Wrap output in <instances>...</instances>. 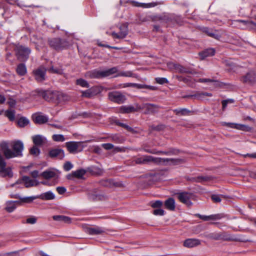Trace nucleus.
Returning a JSON list of instances; mask_svg holds the SVG:
<instances>
[{"instance_id": "f257e3e1", "label": "nucleus", "mask_w": 256, "mask_h": 256, "mask_svg": "<svg viewBox=\"0 0 256 256\" xmlns=\"http://www.w3.org/2000/svg\"><path fill=\"white\" fill-rule=\"evenodd\" d=\"M10 145L13 150L10 148L8 144L6 142H3L0 144V148L6 158L10 159L22 156L24 144L22 141L19 140L12 141Z\"/></svg>"}, {"instance_id": "f03ea898", "label": "nucleus", "mask_w": 256, "mask_h": 256, "mask_svg": "<svg viewBox=\"0 0 256 256\" xmlns=\"http://www.w3.org/2000/svg\"><path fill=\"white\" fill-rule=\"evenodd\" d=\"M134 161L138 164H145L152 162L162 165H175L184 162V160L182 159L164 158H154L150 156H143L136 158Z\"/></svg>"}, {"instance_id": "7ed1b4c3", "label": "nucleus", "mask_w": 256, "mask_h": 256, "mask_svg": "<svg viewBox=\"0 0 256 256\" xmlns=\"http://www.w3.org/2000/svg\"><path fill=\"white\" fill-rule=\"evenodd\" d=\"M178 198L180 201L187 206H191L192 204V201L195 200V196L192 193L180 192L178 194Z\"/></svg>"}, {"instance_id": "20e7f679", "label": "nucleus", "mask_w": 256, "mask_h": 256, "mask_svg": "<svg viewBox=\"0 0 256 256\" xmlns=\"http://www.w3.org/2000/svg\"><path fill=\"white\" fill-rule=\"evenodd\" d=\"M30 52V50L22 46H18L16 48V53L18 58L21 60H26Z\"/></svg>"}, {"instance_id": "39448f33", "label": "nucleus", "mask_w": 256, "mask_h": 256, "mask_svg": "<svg viewBox=\"0 0 256 256\" xmlns=\"http://www.w3.org/2000/svg\"><path fill=\"white\" fill-rule=\"evenodd\" d=\"M59 92L42 91L40 94L46 100L57 103Z\"/></svg>"}, {"instance_id": "423d86ee", "label": "nucleus", "mask_w": 256, "mask_h": 256, "mask_svg": "<svg viewBox=\"0 0 256 256\" xmlns=\"http://www.w3.org/2000/svg\"><path fill=\"white\" fill-rule=\"evenodd\" d=\"M13 175L12 168L6 167V162L0 164V176L2 178H12Z\"/></svg>"}, {"instance_id": "0eeeda50", "label": "nucleus", "mask_w": 256, "mask_h": 256, "mask_svg": "<svg viewBox=\"0 0 256 256\" xmlns=\"http://www.w3.org/2000/svg\"><path fill=\"white\" fill-rule=\"evenodd\" d=\"M109 99L114 102L122 103L126 100L125 96L118 92H112L108 94Z\"/></svg>"}, {"instance_id": "6e6552de", "label": "nucleus", "mask_w": 256, "mask_h": 256, "mask_svg": "<svg viewBox=\"0 0 256 256\" xmlns=\"http://www.w3.org/2000/svg\"><path fill=\"white\" fill-rule=\"evenodd\" d=\"M60 174L58 170L54 168H49L41 174V176L45 179L58 178Z\"/></svg>"}, {"instance_id": "1a4fd4ad", "label": "nucleus", "mask_w": 256, "mask_h": 256, "mask_svg": "<svg viewBox=\"0 0 256 256\" xmlns=\"http://www.w3.org/2000/svg\"><path fill=\"white\" fill-rule=\"evenodd\" d=\"M120 32L118 34L115 32H112L110 34L114 38H124L128 34V28L126 25H122L120 28Z\"/></svg>"}, {"instance_id": "9d476101", "label": "nucleus", "mask_w": 256, "mask_h": 256, "mask_svg": "<svg viewBox=\"0 0 256 256\" xmlns=\"http://www.w3.org/2000/svg\"><path fill=\"white\" fill-rule=\"evenodd\" d=\"M242 81L248 84L254 83L256 81V74L252 71L250 72L242 78Z\"/></svg>"}, {"instance_id": "9b49d317", "label": "nucleus", "mask_w": 256, "mask_h": 256, "mask_svg": "<svg viewBox=\"0 0 256 256\" xmlns=\"http://www.w3.org/2000/svg\"><path fill=\"white\" fill-rule=\"evenodd\" d=\"M200 244V241L198 239L196 238H188L183 243L184 247L188 248H192Z\"/></svg>"}, {"instance_id": "f8f14e48", "label": "nucleus", "mask_w": 256, "mask_h": 256, "mask_svg": "<svg viewBox=\"0 0 256 256\" xmlns=\"http://www.w3.org/2000/svg\"><path fill=\"white\" fill-rule=\"evenodd\" d=\"M223 126H226L228 127L232 128H236L239 130H250V128L244 124H235V123H228L224 122L222 123Z\"/></svg>"}, {"instance_id": "ddd939ff", "label": "nucleus", "mask_w": 256, "mask_h": 256, "mask_svg": "<svg viewBox=\"0 0 256 256\" xmlns=\"http://www.w3.org/2000/svg\"><path fill=\"white\" fill-rule=\"evenodd\" d=\"M46 70L44 68H40L34 71L36 79L39 82H42L45 79Z\"/></svg>"}, {"instance_id": "4468645a", "label": "nucleus", "mask_w": 256, "mask_h": 256, "mask_svg": "<svg viewBox=\"0 0 256 256\" xmlns=\"http://www.w3.org/2000/svg\"><path fill=\"white\" fill-rule=\"evenodd\" d=\"M32 140L36 146H41L46 142V138L42 135H35L32 137Z\"/></svg>"}, {"instance_id": "2eb2a0df", "label": "nucleus", "mask_w": 256, "mask_h": 256, "mask_svg": "<svg viewBox=\"0 0 256 256\" xmlns=\"http://www.w3.org/2000/svg\"><path fill=\"white\" fill-rule=\"evenodd\" d=\"M117 71V68L116 67H114L108 70L100 72V73L98 74L96 76L97 78H100L110 76L116 73Z\"/></svg>"}, {"instance_id": "dca6fc26", "label": "nucleus", "mask_w": 256, "mask_h": 256, "mask_svg": "<svg viewBox=\"0 0 256 256\" xmlns=\"http://www.w3.org/2000/svg\"><path fill=\"white\" fill-rule=\"evenodd\" d=\"M50 156L52 158L62 159L64 156V150L61 149H54L50 151Z\"/></svg>"}, {"instance_id": "f3484780", "label": "nucleus", "mask_w": 256, "mask_h": 256, "mask_svg": "<svg viewBox=\"0 0 256 256\" xmlns=\"http://www.w3.org/2000/svg\"><path fill=\"white\" fill-rule=\"evenodd\" d=\"M22 180L24 183V185L26 188L36 186L39 184V182L36 180H32L28 176H24Z\"/></svg>"}, {"instance_id": "a211bd4d", "label": "nucleus", "mask_w": 256, "mask_h": 256, "mask_svg": "<svg viewBox=\"0 0 256 256\" xmlns=\"http://www.w3.org/2000/svg\"><path fill=\"white\" fill-rule=\"evenodd\" d=\"M33 120L35 123L42 124L48 122V118L46 116L36 114L33 116Z\"/></svg>"}, {"instance_id": "6ab92c4d", "label": "nucleus", "mask_w": 256, "mask_h": 256, "mask_svg": "<svg viewBox=\"0 0 256 256\" xmlns=\"http://www.w3.org/2000/svg\"><path fill=\"white\" fill-rule=\"evenodd\" d=\"M18 204H20L18 201H8L6 204L5 209L8 212H12L16 208Z\"/></svg>"}, {"instance_id": "aec40b11", "label": "nucleus", "mask_w": 256, "mask_h": 256, "mask_svg": "<svg viewBox=\"0 0 256 256\" xmlns=\"http://www.w3.org/2000/svg\"><path fill=\"white\" fill-rule=\"evenodd\" d=\"M39 198L43 200H52L55 198V194L51 191L42 194Z\"/></svg>"}, {"instance_id": "412c9836", "label": "nucleus", "mask_w": 256, "mask_h": 256, "mask_svg": "<svg viewBox=\"0 0 256 256\" xmlns=\"http://www.w3.org/2000/svg\"><path fill=\"white\" fill-rule=\"evenodd\" d=\"M52 218L54 220L64 223L70 224L71 222V218L64 216H54Z\"/></svg>"}, {"instance_id": "4be33fe9", "label": "nucleus", "mask_w": 256, "mask_h": 256, "mask_svg": "<svg viewBox=\"0 0 256 256\" xmlns=\"http://www.w3.org/2000/svg\"><path fill=\"white\" fill-rule=\"evenodd\" d=\"M164 206L166 208L170 210H174L175 209L176 204L175 201L172 198H169L166 200Z\"/></svg>"}, {"instance_id": "5701e85b", "label": "nucleus", "mask_w": 256, "mask_h": 256, "mask_svg": "<svg viewBox=\"0 0 256 256\" xmlns=\"http://www.w3.org/2000/svg\"><path fill=\"white\" fill-rule=\"evenodd\" d=\"M70 100V97L62 92H59L57 103L64 104Z\"/></svg>"}, {"instance_id": "b1692460", "label": "nucleus", "mask_w": 256, "mask_h": 256, "mask_svg": "<svg viewBox=\"0 0 256 256\" xmlns=\"http://www.w3.org/2000/svg\"><path fill=\"white\" fill-rule=\"evenodd\" d=\"M68 150L70 152H74L76 151L78 148V144L76 142H70L66 144Z\"/></svg>"}, {"instance_id": "393cba45", "label": "nucleus", "mask_w": 256, "mask_h": 256, "mask_svg": "<svg viewBox=\"0 0 256 256\" xmlns=\"http://www.w3.org/2000/svg\"><path fill=\"white\" fill-rule=\"evenodd\" d=\"M88 232L90 234H99L104 232V230L100 227H92L88 230Z\"/></svg>"}, {"instance_id": "a878e982", "label": "nucleus", "mask_w": 256, "mask_h": 256, "mask_svg": "<svg viewBox=\"0 0 256 256\" xmlns=\"http://www.w3.org/2000/svg\"><path fill=\"white\" fill-rule=\"evenodd\" d=\"M144 108L146 110L148 113H154L158 110V106L152 104H146Z\"/></svg>"}, {"instance_id": "bb28decb", "label": "nucleus", "mask_w": 256, "mask_h": 256, "mask_svg": "<svg viewBox=\"0 0 256 256\" xmlns=\"http://www.w3.org/2000/svg\"><path fill=\"white\" fill-rule=\"evenodd\" d=\"M215 50L213 48H208L204 51L202 52L200 54V55L202 57V59H204V58L210 56H212L214 54Z\"/></svg>"}, {"instance_id": "cd10ccee", "label": "nucleus", "mask_w": 256, "mask_h": 256, "mask_svg": "<svg viewBox=\"0 0 256 256\" xmlns=\"http://www.w3.org/2000/svg\"><path fill=\"white\" fill-rule=\"evenodd\" d=\"M130 3L132 6L138 7H142L144 8H150L154 6V5L152 3L150 4H145V3H140L137 2L132 1Z\"/></svg>"}, {"instance_id": "c85d7f7f", "label": "nucleus", "mask_w": 256, "mask_h": 256, "mask_svg": "<svg viewBox=\"0 0 256 256\" xmlns=\"http://www.w3.org/2000/svg\"><path fill=\"white\" fill-rule=\"evenodd\" d=\"M16 72L20 76H24L26 72V68L24 64H20L16 68Z\"/></svg>"}, {"instance_id": "c756f323", "label": "nucleus", "mask_w": 256, "mask_h": 256, "mask_svg": "<svg viewBox=\"0 0 256 256\" xmlns=\"http://www.w3.org/2000/svg\"><path fill=\"white\" fill-rule=\"evenodd\" d=\"M5 116L11 121L14 120L15 118V112L14 110L10 109L5 112Z\"/></svg>"}, {"instance_id": "7c9ffc66", "label": "nucleus", "mask_w": 256, "mask_h": 256, "mask_svg": "<svg viewBox=\"0 0 256 256\" xmlns=\"http://www.w3.org/2000/svg\"><path fill=\"white\" fill-rule=\"evenodd\" d=\"M17 124L20 127H24L29 124V120L26 118H20L18 120Z\"/></svg>"}, {"instance_id": "2f4dec72", "label": "nucleus", "mask_w": 256, "mask_h": 256, "mask_svg": "<svg viewBox=\"0 0 256 256\" xmlns=\"http://www.w3.org/2000/svg\"><path fill=\"white\" fill-rule=\"evenodd\" d=\"M76 84L82 88H88L90 86L88 82L86 80L82 78L77 80Z\"/></svg>"}, {"instance_id": "473e14b6", "label": "nucleus", "mask_w": 256, "mask_h": 256, "mask_svg": "<svg viewBox=\"0 0 256 256\" xmlns=\"http://www.w3.org/2000/svg\"><path fill=\"white\" fill-rule=\"evenodd\" d=\"M122 113H129L134 110V108L132 106H122L120 110Z\"/></svg>"}, {"instance_id": "72a5a7b5", "label": "nucleus", "mask_w": 256, "mask_h": 256, "mask_svg": "<svg viewBox=\"0 0 256 256\" xmlns=\"http://www.w3.org/2000/svg\"><path fill=\"white\" fill-rule=\"evenodd\" d=\"M52 138L55 142H64L65 140V138L62 134H54L52 136Z\"/></svg>"}, {"instance_id": "f704fd0d", "label": "nucleus", "mask_w": 256, "mask_h": 256, "mask_svg": "<svg viewBox=\"0 0 256 256\" xmlns=\"http://www.w3.org/2000/svg\"><path fill=\"white\" fill-rule=\"evenodd\" d=\"M82 96L86 98H90L93 96V91L92 88L88 89L85 91H82Z\"/></svg>"}, {"instance_id": "c9c22d12", "label": "nucleus", "mask_w": 256, "mask_h": 256, "mask_svg": "<svg viewBox=\"0 0 256 256\" xmlns=\"http://www.w3.org/2000/svg\"><path fill=\"white\" fill-rule=\"evenodd\" d=\"M86 172L83 170H79L74 172H72V174L76 178H81L85 174Z\"/></svg>"}, {"instance_id": "e433bc0d", "label": "nucleus", "mask_w": 256, "mask_h": 256, "mask_svg": "<svg viewBox=\"0 0 256 256\" xmlns=\"http://www.w3.org/2000/svg\"><path fill=\"white\" fill-rule=\"evenodd\" d=\"M176 71L180 73H191L187 68L180 64L177 65Z\"/></svg>"}, {"instance_id": "4c0bfd02", "label": "nucleus", "mask_w": 256, "mask_h": 256, "mask_svg": "<svg viewBox=\"0 0 256 256\" xmlns=\"http://www.w3.org/2000/svg\"><path fill=\"white\" fill-rule=\"evenodd\" d=\"M40 152V149L36 146H34L30 150V154L35 156H38Z\"/></svg>"}, {"instance_id": "58836bf2", "label": "nucleus", "mask_w": 256, "mask_h": 256, "mask_svg": "<svg viewBox=\"0 0 256 256\" xmlns=\"http://www.w3.org/2000/svg\"><path fill=\"white\" fill-rule=\"evenodd\" d=\"M49 72L52 74H62V70L60 68H54L52 66L48 70Z\"/></svg>"}, {"instance_id": "ea45409f", "label": "nucleus", "mask_w": 256, "mask_h": 256, "mask_svg": "<svg viewBox=\"0 0 256 256\" xmlns=\"http://www.w3.org/2000/svg\"><path fill=\"white\" fill-rule=\"evenodd\" d=\"M138 84H134V83H126L120 85L119 86H117L116 88H126V87H134L138 88Z\"/></svg>"}, {"instance_id": "a19ab883", "label": "nucleus", "mask_w": 256, "mask_h": 256, "mask_svg": "<svg viewBox=\"0 0 256 256\" xmlns=\"http://www.w3.org/2000/svg\"><path fill=\"white\" fill-rule=\"evenodd\" d=\"M138 88H148L150 90H156V88L154 86H148L146 84H138Z\"/></svg>"}, {"instance_id": "79ce46f5", "label": "nucleus", "mask_w": 256, "mask_h": 256, "mask_svg": "<svg viewBox=\"0 0 256 256\" xmlns=\"http://www.w3.org/2000/svg\"><path fill=\"white\" fill-rule=\"evenodd\" d=\"M162 205V202L160 200H156L151 202V206L153 208H160Z\"/></svg>"}, {"instance_id": "37998d69", "label": "nucleus", "mask_w": 256, "mask_h": 256, "mask_svg": "<svg viewBox=\"0 0 256 256\" xmlns=\"http://www.w3.org/2000/svg\"><path fill=\"white\" fill-rule=\"evenodd\" d=\"M204 32H206L208 36L214 38L216 39H218L219 36L218 34H216L212 32H210L208 30L207 28H204Z\"/></svg>"}, {"instance_id": "c03bdc74", "label": "nucleus", "mask_w": 256, "mask_h": 256, "mask_svg": "<svg viewBox=\"0 0 256 256\" xmlns=\"http://www.w3.org/2000/svg\"><path fill=\"white\" fill-rule=\"evenodd\" d=\"M36 220H37V218L36 217L31 216L26 219V222L27 224H34L36 223Z\"/></svg>"}, {"instance_id": "a18cd8bd", "label": "nucleus", "mask_w": 256, "mask_h": 256, "mask_svg": "<svg viewBox=\"0 0 256 256\" xmlns=\"http://www.w3.org/2000/svg\"><path fill=\"white\" fill-rule=\"evenodd\" d=\"M155 80L157 83L161 84L168 82L167 79L164 78H156Z\"/></svg>"}, {"instance_id": "49530a36", "label": "nucleus", "mask_w": 256, "mask_h": 256, "mask_svg": "<svg viewBox=\"0 0 256 256\" xmlns=\"http://www.w3.org/2000/svg\"><path fill=\"white\" fill-rule=\"evenodd\" d=\"M153 214L156 216H164V211L160 208L156 209L154 210Z\"/></svg>"}, {"instance_id": "de8ad7c7", "label": "nucleus", "mask_w": 256, "mask_h": 256, "mask_svg": "<svg viewBox=\"0 0 256 256\" xmlns=\"http://www.w3.org/2000/svg\"><path fill=\"white\" fill-rule=\"evenodd\" d=\"M102 146L106 150H112L114 148V146L110 143L102 144Z\"/></svg>"}, {"instance_id": "09e8293b", "label": "nucleus", "mask_w": 256, "mask_h": 256, "mask_svg": "<svg viewBox=\"0 0 256 256\" xmlns=\"http://www.w3.org/2000/svg\"><path fill=\"white\" fill-rule=\"evenodd\" d=\"M36 198V197L34 196H30L24 198L22 199V202L26 203H29L32 202L33 200Z\"/></svg>"}, {"instance_id": "8fccbe9b", "label": "nucleus", "mask_w": 256, "mask_h": 256, "mask_svg": "<svg viewBox=\"0 0 256 256\" xmlns=\"http://www.w3.org/2000/svg\"><path fill=\"white\" fill-rule=\"evenodd\" d=\"M72 164L69 162H66L64 166V168L66 171H68L72 168Z\"/></svg>"}, {"instance_id": "3c124183", "label": "nucleus", "mask_w": 256, "mask_h": 256, "mask_svg": "<svg viewBox=\"0 0 256 256\" xmlns=\"http://www.w3.org/2000/svg\"><path fill=\"white\" fill-rule=\"evenodd\" d=\"M177 65H178V64H174L173 62H168L167 64L168 68L170 70H176Z\"/></svg>"}, {"instance_id": "603ef678", "label": "nucleus", "mask_w": 256, "mask_h": 256, "mask_svg": "<svg viewBox=\"0 0 256 256\" xmlns=\"http://www.w3.org/2000/svg\"><path fill=\"white\" fill-rule=\"evenodd\" d=\"M113 152L115 153L118 152H124L125 151L124 148H120L118 146H114L112 148Z\"/></svg>"}, {"instance_id": "864d4df0", "label": "nucleus", "mask_w": 256, "mask_h": 256, "mask_svg": "<svg viewBox=\"0 0 256 256\" xmlns=\"http://www.w3.org/2000/svg\"><path fill=\"white\" fill-rule=\"evenodd\" d=\"M212 199L214 202H218L221 201L220 198L218 195H216V194L212 195Z\"/></svg>"}, {"instance_id": "5fc2aeb1", "label": "nucleus", "mask_w": 256, "mask_h": 256, "mask_svg": "<svg viewBox=\"0 0 256 256\" xmlns=\"http://www.w3.org/2000/svg\"><path fill=\"white\" fill-rule=\"evenodd\" d=\"M56 190L59 194H62L66 192V189L64 187L58 186L56 188Z\"/></svg>"}, {"instance_id": "6e6d98bb", "label": "nucleus", "mask_w": 256, "mask_h": 256, "mask_svg": "<svg viewBox=\"0 0 256 256\" xmlns=\"http://www.w3.org/2000/svg\"><path fill=\"white\" fill-rule=\"evenodd\" d=\"M220 216L219 215L209 216V220H216L220 219Z\"/></svg>"}, {"instance_id": "4d7b16f0", "label": "nucleus", "mask_w": 256, "mask_h": 256, "mask_svg": "<svg viewBox=\"0 0 256 256\" xmlns=\"http://www.w3.org/2000/svg\"><path fill=\"white\" fill-rule=\"evenodd\" d=\"M199 82H214V80L210 78H200L198 80Z\"/></svg>"}, {"instance_id": "13d9d810", "label": "nucleus", "mask_w": 256, "mask_h": 256, "mask_svg": "<svg viewBox=\"0 0 256 256\" xmlns=\"http://www.w3.org/2000/svg\"><path fill=\"white\" fill-rule=\"evenodd\" d=\"M196 216L200 218V219L204 220H209V216H201L199 214H196Z\"/></svg>"}, {"instance_id": "bf43d9fd", "label": "nucleus", "mask_w": 256, "mask_h": 256, "mask_svg": "<svg viewBox=\"0 0 256 256\" xmlns=\"http://www.w3.org/2000/svg\"><path fill=\"white\" fill-rule=\"evenodd\" d=\"M246 156H248L250 158H256V152L253 153V154H248L244 156V157H246Z\"/></svg>"}, {"instance_id": "052dcab7", "label": "nucleus", "mask_w": 256, "mask_h": 256, "mask_svg": "<svg viewBox=\"0 0 256 256\" xmlns=\"http://www.w3.org/2000/svg\"><path fill=\"white\" fill-rule=\"evenodd\" d=\"M31 176L34 178H37L38 176V172L37 170L33 171L31 172Z\"/></svg>"}, {"instance_id": "680f3d73", "label": "nucleus", "mask_w": 256, "mask_h": 256, "mask_svg": "<svg viewBox=\"0 0 256 256\" xmlns=\"http://www.w3.org/2000/svg\"><path fill=\"white\" fill-rule=\"evenodd\" d=\"M180 114L182 115L186 114L188 110L186 109H180Z\"/></svg>"}, {"instance_id": "e2e57ef3", "label": "nucleus", "mask_w": 256, "mask_h": 256, "mask_svg": "<svg viewBox=\"0 0 256 256\" xmlns=\"http://www.w3.org/2000/svg\"><path fill=\"white\" fill-rule=\"evenodd\" d=\"M228 102H229V100H225L222 102L223 108H224L226 106Z\"/></svg>"}, {"instance_id": "0e129e2a", "label": "nucleus", "mask_w": 256, "mask_h": 256, "mask_svg": "<svg viewBox=\"0 0 256 256\" xmlns=\"http://www.w3.org/2000/svg\"><path fill=\"white\" fill-rule=\"evenodd\" d=\"M6 100V98L4 96L0 94V104L4 103Z\"/></svg>"}, {"instance_id": "69168bd1", "label": "nucleus", "mask_w": 256, "mask_h": 256, "mask_svg": "<svg viewBox=\"0 0 256 256\" xmlns=\"http://www.w3.org/2000/svg\"><path fill=\"white\" fill-rule=\"evenodd\" d=\"M8 104L10 106H13L15 105L16 102L15 101L10 102Z\"/></svg>"}, {"instance_id": "338daca9", "label": "nucleus", "mask_w": 256, "mask_h": 256, "mask_svg": "<svg viewBox=\"0 0 256 256\" xmlns=\"http://www.w3.org/2000/svg\"><path fill=\"white\" fill-rule=\"evenodd\" d=\"M201 94L203 95V96H212V94H210L208 93V92L202 93Z\"/></svg>"}, {"instance_id": "774afa93", "label": "nucleus", "mask_w": 256, "mask_h": 256, "mask_svg": "<svg viewBox=\"0 0 256 256\" xmlns=\"http://www.w3.org/2000/svg\"><path fill=\"white\" fill-rule=\"evenodd\" d=\"M50 44L52 46H54V48L56 47V45H55L54 44H53V40H51L50 41Z\"/></svg>"}]
</instances>
